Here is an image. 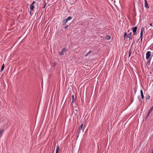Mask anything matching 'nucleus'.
<instances>
[{
  "mask_svg": "<svg viewBox=\"0 0 153 153\" xmlns=\"http://www.w3.org/2000/svg\"><path fill=\"white\" fill-rule=\"evenodd\" d=\"M67 51L65 48H64L61 51H59L58 52V54L59 55H62L64 54V53Z\"/></svg>",
  "mask_w": 153,
  "mask_h": 153,
  "instance_id": "nucleus-2",
  "label": "nucleus"
},
{
  "mask_svg": "<svg viewBox=\"0 0 153 153\" xmlns=\"http://www.w3.org/2000/svg\"><path fill=\"white\" fill-rule=\"evenodd\" d=\"M152 153H153V150L152 152Z\"/></svg>",
  "mask_w": 153,
  "mask_h": 153,
  "instance_id": "nucleus-33",
  "label": "nucleus"
},
{
  "mask_svg": "<svg viewBox=\"0 0 153 153\" xmlns=\"http://www.w3.org/2000/svg\"><path fill=\"white\" fill-rule=\"evenodd\" d=\"M106 38L108 40H109V39H110L111 38L110 36L108 35L106 36Z\"/></svg>",
  "mask_w": 153,
  "mask_h": 153,
  "instance_id": "nucleus-19",
  "label": "nucleus"
},
{
  "mask_svg": "<svg viewBox=\"0 0 153 153\" xmlns=\"http://www.w3.org/2000/svg\"><path fill=\"white\" fill-rule=\"evenodd\" d=\"M83 123L81 125V126H80L79 127V131H78V135H77V138H78V137L79 136V134L80 133V130H82V127H83Z\"/></svg>",
  "mask_w": 153,
  "mask_h": 153,
  "instance_id": "nucleus-7",
  "label": "nucleus"
},
{
  "mask_svg": "<svg viewBox=\"0 0 153 153\" xmlns=\"http://www.w3.org/2000/svg\"><path fill=\"white\" fill-rule=\"evenodd\" d=\"M131 33L132 32H130L128 35L127 37L129 38V40H130L132 39Z\"/></svg>",
  "mask_w": 153,
  "mask_h": 153,
  "instance_id": "nucleus-8",
  "label": "nucleus"
},
{
  "mask_svg": "<svg viewBox=\"0 0 153 153\" xmlns=\"http://www.w3.org/2000/svg\"><path fill=\"white\" fill-rule=\"evenodd\" d=\"M79 113L78 112V111L77 110H75L74 111V114L75 116L79 115Z\"/></svg>",
  "mask_w": 153,
  "mask_h": 153,
  "instance_id": "nucleus-11",
  "label": "nucleus"
},
{
  "mask_svg": "<svg viewBox=\"0 0 153 153\" xmlns=\"http://www.w3.org/2000/svg\"><path fill=\"white\" fill-rule=\"evenodd\" d=\"M82 131H83V129H82Z\"/></svg>",
  "mask_w": 153,
  "mask_h": 153,
  "instance_id": "nucleus-34",
  "label": "nucleus"
},
{
  "mask_svg": "<svg viewBox=\"0 0 153 153\" xmlns=\"http://www.w3.org/2000/svg\"><path fill=\"white\" fill-rule=\"evenodd\" d=\"M141 97L142 99H143L144 98V96L143 95V94H141Z\"/></svg>",
  "mask_w": 153,
  "mask_h": 153,
  "instance_id": "nucleus-22",
  "label": "nucleus"
},
{
  "mask_svg": "<svg viewBox=\"0 0 153 153\" xmlns=\"http://www.w3.org/2000/svg\"><path fill=\"white\" fill-rule=\"evenodd\" d=\"M92 52V51H90L88 52L87 53L85 56H87L89 55Z\"/></svg>",
  "mask_w": 153,
  "mask_h": 153,
  "instance_id": "nucleus-14",
  "label": "nucleus"
},
{
  "mask_svg": "<svg viewBox=\"0 0 153 153\" xmlns=\"http://www.w3.org/2000/svg\"><path fill=\"white\" fill-rule=\"evenodd\" d=\"M30 13L31 14V12H30Z\"/></svg>",
  "mask_w": 153,
  "mask_h": 153,
  "instance_id": "nucleus-36",
  "label": "nucleus"
},
{
  "mask_svg": "<svg viewBox=\"0 0 153 153\" xmlns=\"http://www.w3.org/2000/svg\"><path fill=\"white\" fill-rule=\"evenodd\" d=\"M137 29V26L135 27H133L131 29V30L133 33L134 35H135L136 34V31Z\"/></svg>",
  "mask_w": 153,
  "mask_h": 153,
  "instance_id": "nucleus-4",
  "label": "nucleus"
},
{
  "mask_svg": "<svg viewBox=\"0 0 153 153\" xmlns=\"http://www.w3.org/2000/svg\"><path fill=\"white\" fill-rule=\"evenodd\" d=\"M127 36H128L126 32H125L124 33V35L123 36V37L124 38V40H125V38L126 37H127Z\"/></svg>",
  "mask_w": 153,
  "mask_h": 153,
  "instance_id": "nucleus-13",
  "label": "nucleus"
},
{
  "mask_svg": "<svg viewBox=\"0 0 153 153\" xmlns=\"http://www.w3.org/2000/svg\"><path fill=\"white\" fill-rule=\"evenodd\" d=\"M128 32H129V30H128Z\"/></svg>",
  "mask_w": 153,
  "mask_h": 153,
  "instance_id": "nucleus-35",
  "label": "nucleus"
},
{
  "mask_svg": "<svg viewBox=\"0 0 153 153\" xmlns=\"http://www.w3.org/2000/svg\"><path fill=\"white\" fill-rule=\"evenodd\" d=\"M151 52L149 51L147 52L146 53V59H149V58L151 55Z\"/></svg>",
  "mask_w": 153,
  "mask_h": 153,
  "instance_id": "nucleus-5",
  "label": "nucleus"
},
{
  "mask_svg": "<svg viewBox=\"0 0 153 153\" xmlns=\"http://www.w3.org/2000/svg\"><path fill=\"white\" fill-rule=\"evenodd\" d=\"M145 2V7L146 8H149V7L147 1L146 0Z\"/></svg>",
  "mask_w": 153,
  "mask_h": 153,
  "instance_id": "nucleus-9",
  "label": "nucleus"
},
{
  "mask_svg": "<svg viewBox=\"0 0 153 153\" xmlns=\"http://www.w3.org/2000/svg\"><path fill=\"white\" fill-rule=\"evenodd\" d=\"M76 119L78 120L79 118V115L76 116Z\"/></svg>",
  "mask_w": 153,
  "mask_h": 153,
  "instance_id": "nucleus-28",
  "label": "nucleus"
},
{
  "mask_svg": "<svg viewBox=\"0 0 153 153\" xmlns=\"http://www.w3.org/2000/svg\"><path fill=\"white\" fill-rule=\"evenodd\" d=\"M144 30H145V28L143 27H142V29L141 30L140 38L138 39V40L137 41V42L138 41V40H139L140 38H141V42H142L143 33V32L144 31Z\"/></svg>",
  "mask_w": 153,
  "mask_h": 153,
  "instance_id": "nucleus-1",
  "label": "nucleus"
},
{
  "mask_svg": "<svg viewBox=\"0 0 153 153\" xmlns=\"http://www.w3.org/2000/svg\"><path fill=\"white\" fill-rule=\"evenodd\" d=\"M150 99V96L149 95H147L146 96V100H149Z\"/></svg>",
  "mask_w": 153,
  "mask_h": 153,
  "instance_id": "nucleus-17",
  "label": "nucleus"
},
{
  "mask_svg": "<svg viewBox=\"0 0 153 153\" xmlns=\"http://www.w3.org/2000/svg\"><path fill=\"white\" fill-rule=\"evenodd\" d=\"M69 12H71V11H70V10H69Z\"/></svg>",
  "mask_w": 153,
  "mask_h": 153,
  "instance_id": "nucleus-37",
  "label": "nucleus"
},
{
  "mask_svg": "<svg viewBox=\"0 0 153 153\" xmlns=\"http://www.w3.org/2000/svg\"><path fill=\"white\" fill-rule=\"evenodd\" d=\"M72 100H74V96L73 95L72 96Z\"/></svg>",
  "mask_w": 153,
  "mask_h": 153,
  "instance_id": "nucleus-25",
  "label": "nucleus"
},
{
  "mask_svg": "<svg viewBox=\"0 0 153 153\" xmlns=\"http://www.w3.org/2000/svg\"><path fill=\"white\" fill-rule=\"evenodd\" d=\"M1 87H2L1 86Z\"/></svg>",
  "mask_w": 153,
  "mask_h": 153,
  "instance_id": "nucleus-32",
  "label": "nucleus"
},
{
  "mask_svg": "<svg viewBox=\"0 0 153 153\" xmlns=\"http://www.w3.org/2000/svg\"><path fill=\"white\" fill-rule=\"evenodd\" d=\"M46 3H45V5H44V7H43V8H45V6H46Z\"/></svg>",
  "mask_w": 153,
  "mask_h": 153,
  "instance_id": "nucleus-27",
  "label": "nucleus"
},
{
  "mask_svg": "<svg viewBox=\"0 0 153 153\" xmlns=\"http://www.w3.org/2000/svg\"><path fill=\"white\" fill-rule=\"evenodd\" d=\"M4 64H3V65H2L1 66V71H2L4 69Z\"/></svg>",
  "mask_w": 153,
  "mask_h": 153,
  "instance_id": "nucleus-18",
  "label": "nucleus"
},
{
  "mask_svg": "<svg viewBox=\"0 0 153 153\" xmlns=\"http://www.w3.org/2000/svg\"><path fill=\"white\" fill-rule=\"evenodd\" d=\"M65 101H66L65 100L64 101L63 99L62 100V101L61 105H62L63 106L64 105L65 103Z\"/></svg>",
  "mask_w": 153,
  "mask_h": 153,
  "instance_id": "nucleus-15",
  "label": "nucleus"
},
{
  "mask_svg": "<svg viewBox=\"0 0 153 153\" xmlns=\"http://www.w3.org/2000/svg\"><path fill=\"white\" fill-rule=\"evenodd\" d=\"M72 17L71 16L68 17L67 19H65L67 20V22L69 20H71L72 19Z\"/></svg>",
  "mask_w": 153,
  "mask_h": 153,
  "instance_id": "nucleus-16",
  "label": "nucleus"
},
{
  "mask_svg": "<svg viewBox=\"0 0 153 153\" xmlns=\"http://www.w3.org/2000/svg\"><path fill=\"white\" fill-rule=\"evenodd\" d=\"M72 103H74V100H72Z\"/></svg>",
  "mask_w": 153,
  "mask_h": 153,
  "instance_id": "nucleus-31",
  "label": "nucleus"
},
{
  "mask_svg": "<svg viewBox=\"0 0 153 153\" xmlns=\"http://www.w3.org/2000/svg\"><path fill=\"white\" fill-rule=\"evenodd\" d=\"M4 131L3 130H1L0 131V136L2 135V134L3 132Z\"/></svg>",
  "mask_w": 153,
  "mask_h": 153,
  "instance_id": "nucleus-21",
  "label": "nucleus"
},
{
  "mask_svg": "<svg viewBox=\"0 0 153 153\" xmlns=\"http://www.w3.org/2000/svg\"><path fill=\"white\" fill-rule=\"evenodd\" d=\"M30 9L31 11H33V10L34 7V6L33 5L30 4Z\"/></svg>",
  "mask_w": 153,
  "mask_h": 153,
  "instance_id": "nucleus-10",
  "label": "nucleus"
},
{
  "mask_svg": "<svg viewBox=\"0 0 153 153\" xmlns=\"http://www.w3.org/2000/svg\"><path fill=\"white\" fill-rule=\"evenodd\" d=\"M153 110V106L150 108L149 111L148 112L147 114V116L146 118V119L148 117L149 115L151 113L152 111Z\"/></svg>",
  "mask_w": 153,
  "mask_h": 153,
  "instance_id": "nucleus-6",
  "label": "nucleus"
},
{
  "mask_svg": "<svg viewBox=\"0 0 153 153\" xmlns=\"http://www.w3.org/2000/svg\"><path fill=\"white\" fill-rule=\"evenodd\" d=\"M1 89V88H0V90Z\"/></svg>",
  "mask_w": 153,
  "mask_h": 153,
  "instance_id": "nucleus-38",
  "label": "nucleus"
},
{
  "mask_svg": "<svg viewBox=\"0 0 153 153\" xmlns=\"http://www.w3.org/2000/svg\"><path fill=\"white\" fill-rule=\"evenodd\" d=\"M59 146H56V151H59Z\"/></svg>",
  "mask_w": 153,
  "mask_h": 153,
  "instance_id": "nucleus-20",
  "label": "nucleus"
},
{
  "mask_svg": "<svg viewBox=\"0 0 153 153\" xmlns=\"http://www.w3.org/2000/svg\"><path fill=\"white\" fill-rule=\"evenodd\" d=\"M36 3V1H33V2L32 3V4H32V5H33L34 4Z\"/></svg>",
  "mask_w": 153,
  "mask_h": 153,
  "instance_id": "nucleus-24",
  "label": "nucleus"
},
{
  "mask_svg": "<svg viewBox=\"0 0 153 153\" xmlns=\"http://www.w3.org/2000/svg\"><path fill=\"white\" fill-rule=\"evenodd\" d=\"M68 25H67L65 27H64L65 29H67L68 27Z\"/></svg>",
  "mask_w": 153,
  "mask_h": 153,
  "instance_id": "nucleus-23",
  "label": "nucleus"
},
{
  "mask_svg": "<svg viewBox=\"0 0 153 153\" xmlns=\"http://www.w3.org/2000/svg\"><path fill=\"white\" fill-rule=\"evenodd\" d=\"M67 22V20L65 19L63 22L62 25H65L66 24V23Z\"/></svg>",
  "mask_w": 153,
  "mask_h": 153,
  "instance_id": "nucleus-12",
  "label": "nucleus"
},
{
  "mask_svg": "<svg viewBox=\"0 0 153 153\" xmlns=\"http://www.w3.org/2000/svg\"><path fill=\"white\" fill-rule=\"evenodd\" d=\"M152 23H151L150 24V26H152Z\"/></svg>",
  "mask_w": 153,
  "mask_h": 153,
  "instance_id": "nucleus-29",
  "label": "nucleus"
},
{
  "mask_svg": "<svg viewBox=\"0 0 153 153\" xmlns=\"http://www.w3.org/2000/svg\"><path fill=\"white\" fill-rule=\"evenodd\" d=\"M140 93H141V95L143 94V91H142V90H140Z\"/></svg>",
  "mask_w": 153,
  "mask_h": 153,
  "instance_id": "nucleus-26",
  "label": "nucleus"
},
{
  "mask_svg": "<svg viewBox=\"0 0 153 153\" xmlns=\"http://www.w3.org/2000/svg\"><path fill=\"white\" fill-rule=\"evenodd\" d=\"M134 43V42H133L132 44H131V48L130 49L129 52V55L128 56L130 57L131 53H132L133 51V49L132 48L133 47V44Z\"/></svg>",
  "mask_w": 153,
  "mask_h": 153,
  "instance_id": "nucleus-3",
  "label": "nucleus"
},
{
  "mask_svg": "<svg viewBox=\"0 0 153 153\" xmlns=\"http://www.w3.org/2000/svg\"><path fill=\"white\" fill-rule=\"evenodd\" d=\"M59 151H56V153H58Z\"/></svg>",
  "mask_w": 153,
  "mask_h": 153,
  "instance_id": "nucleus-30",
  "label": "nucleus"
}]
</instances>
